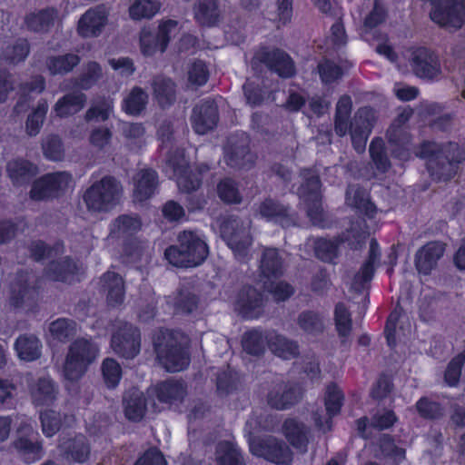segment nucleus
Returning a JSON list of instances; mask_svg holds the SVG:
<instances>
[{
    "instance_id": "f257e3e1",
    "label": "nucleus",
    "mask_w": 465,
    "mask_h": 465,
    "mask_svg": "<svg viewBox=\"0 0 465 465\" xmlns=\"http://www.w3.org/2000/svg\"><path fill=\"white\" fill-rule=\"evenodd\" d=\"M417 156L428 160V172L437 182L452 179L458 164L465 160L464 151L455 142L437 143L424 140L418 147Z\"/></svg>"
},
{
    "instance_id": "f03ea898",
    "label": "nucleus",
    "mask_w": 465,
    "mask_h": 465,
    "mask_svg": "<svg viewBox=\"0 0 465 465\" xmlns=\"http://www.w3.org/2000/svg\"><path fill=\"white\" fill-rule=\"evenodd\" d=\"M167 163L173 170L179 189L189 194L186 199L188 211L193 213L203 210L206 204L204 196L193 195L191 193L202 186L203 175L209 170L208 165L191 166L183 150L179 149L169 153Z\"/></svg>"
},
{
    "instance_id": "7ed1b4c3",
    "label": "nucleus",
    "mask_w": 465,
    "mask_h": 465,
    "mask_svg": "<svg viewBox=\"0 0 465 465\" xmlns=\"http://www.w3.org/2000/svg\"><path fill=\"white\" fill-rule=\"evenodd\" d=\"M141 227L142 221L137 214H121L110 223L108 240L121 246L124 262L134 263L141 260L143 247L136 236Z\"/></svg>"
},
{
    "instance_id": "20e7f679",
    "label": "nucleus",
    "mask_w": 465,
    "mask_h": 465,
    "mask_svg": "<svg viewBox=\"0 0 465 465\" xmlns=\"http://www.w3.org/2000/svg\"><path fill=\"white\" fill-rule=\"evenodd\" d=\"M176 330L161 328L153 339V349L159 363L169 372L188 368L191 362L189 347L178 340Z\"/></svg>"
},
{
    "instance_id": "39448f33",
    "label": "nucleus",
    "mask_w": 465,
    "mask_h": 465,
    "mask_svg": "<svg viewBox=\"0 0 465 465\" xmlns=\"http://www.w3.org/2000/svg\"><path fill=\"white\" fill-rule=\"evenodd\" d=\"M41 282L26 269H18L7 285L8 304L15 311L35 312L39 308Z\"/></svg>"
},
{
    "instance_id": "423d86ee",
    "label": "nucleus",
    "mask_w": 465,
    "mask_h": 465,
    "mask_svg": "<svg viewBox=\"0 0 465 465\" xmlns=\"http://www.w3.org/2000/svg\"><path fill=\"white\" fill-rule=\"evenodd\" d=\"M209 254V247L196 232L183 231L177 236V244L165 249L168 262L177 268H193L201 265Z\"/></svg>"
},
{
    "instance_id": "0eeeda50",
    "label": "nucleus",
    "mask_w": 465,
    "mask_h": 465,
    "mask_svg": "<svg viewBox=\"0 0 465 465\" xmlns=\"http://www.w3.org/2000/svg\"><path fill=\"white\" fill-rule=\"evenodd\" d=\"M303 177L304 181L298 189V194L305 205L307 217L318 228H331L334 221L322 207L320 176L308 169L304 171Z\"/></svg>"
},
{
    "instance_id": "6e6552de",
    "label": "nucleus",
    "mask_w": 465,
    "mask_h": 465,
    "mask_svg": "<svg viewBox=\"0 0 465 465\" xmlns=\"http://www.w3.org/2000/svg\"><path fill=\"white\" fill-rule=\"evenodd\" d=\"M121 191L116 178L105 175L85 190L83 200L90 212H109L118 203Z\"/></svg>"
},
{
    "instance_id": "1a4fd4ad",
    "label": "nucleus",
    "mask_w": 465,
    "mask_h": 465,
    "mask_svg": "<svg viewBox=\"0 0 465 465\" xmlns=\"http://www.w3.org/2000/svg\"><path fill=\"white\" fill-rule=\"evenodd\" d=\"M98 348L85 338L75 339L69 346L64 364V377L69 381H78L95 360Z\"/></svg>"
},
{
    "instance_id": "9d476101",
    "label": "nucleus",
    "mask_w": 465,
    "mask_h": 465,
    "mask_svg": "<svg viewBox=\"0 0 465 465\" xmlns=\"http://www.w3.org/2000/svg\"><path fill=\"white\" fill-rule=\"evenodd\" d=\"M257 158L251 150V138L247 133L236 132L229 136L223 148V159L230 168L251 170L255 166Z\"/></svg>"
},
{
    "instance_id": "9b49d317",
    "label": "nucleus",
    "mask_w": 465,
    "mask_h": 465,
    "mask_svg": "<svg viewBox=\"0 0 465 465\" xmlns=\"http://www.w3.org/2000/svg\"><path fill=\"white\" fill-rule=\"evenodd\" d=\"M251 453L275 465H291L293 461V451L282 439L272 435L257 437L250 442Z\"/></svg>"
},
{
    "instance_id": "f8f14e48",
    "label": "nucleus",
    "mask_w": 465,
    "mask_h": 465,
    "mask_svg": "<svg viewBox=\"0 0 465 465\" xmlns=\"http://www.w3.org/2000/svg\"><path fill=\"white\" fill-rule=\"evenodd\" d=\"M71 180V173L65 171L45 173L33 182L29 197L35 202L58 199L65 193Z\"/></svg>"
},
{
    "instance_id": "ddd939ff",
    "label": "nucleus",
    "mask_w": 465,
    "mask_h": 465,
    "mask_svg": "<svg viewBox=\"0 0 465 465\" xmlns=\"http://www.w3.org/2000/svg\"><path fill=\"white\" fill-rule=\"evenodd\" d=\"M430 20L441 28L460 30L465 25V0H428Z\"/></svg>"
},
{
    "instance_id": "4468645a",
    "label": "nucleus",
    "mask_w": 465,
    "mask_h": 465,
    "mask_svg": "<svg viewBox=\"0 0 465 465\" xmlns=\"http://www.w3.org/2000/svg\"><path fill=\"white\" fill-rule=\"evenodd\" d=\"M111 347L121 358H135L141 351L140 329L132 323L124 322L112 334Z\"/></svg>"
},
{
    "instance_id": "2eb2a0df",
    "label": "nucleus",
    "mask_w": 465,
    "mask_h": 465,
    "mask_svg": "<svg viewBox=\"0 0 465 465\" xmlns=\"http://www.w3.org/2000/svg\"><path fill=\"white\" fill-rule=\"evenodd\" d=\"M178 22L166 19L160 22L155 34L143 30L140 34V49L144 56H153L164 53L171 41V34L177 27Z\"/></svg>"
},
{
    "instance_id": "dca6fc26",
    "label": "nucleus",
    "mask_w": 465,
    "mask_h": 465,
    "mask_svg": "<svg viewBox=\"0 0 465 465\" xmlns=\"http://www.w3.org/2000/svg\"><path fill=\"white\" fill-rule=\"evenodd\" d=\"M178 22L166 19L160 22L155 34L143 30L140 34V49L144 56H153L164 53L171 41V34L177 27Z\"/></svg>"
},
{
    "instance_id": "f3484780",
    "label": "nucleus",
    "mask_w": 465,
    "mask_h": 465,
    "mask_svg": "<svg viewBox=\"0 0 465 465\" xmlns=\"http://www.w3.org/2000/svg\"><path fill=\"white\" fill-rule=\"evenodd\" d=\"M254 58L281 78H292L296 74L293 60L285 51L280 48L270 49L267 46H262L256 51Z\"/></svg>"
},
{
    "instance_id": "a211bd4d",
    "label": "nucleus",
    "mask_w": 465,
    "mask_h": 465,
    "mask_svg": "<svg viewBox=\"0 0 465 465\" xmlns=\"http://www.w3.org/2000/svg\"><path fill=\"white\" fill-rule=\"evenodd\" d=\"M265 305L263 293L255 287L246 284L236 294L234 310L245 320L259 319Z\"/></svg>"
},
{
    "instance_id": "6ab92c4d",
    "label": "nucleus",
    "mask_w": 465,
    "mask_h": 465,
    "mask_svg": "<svg viewBox=\"0 0 465 465\" xmlns=\"http://www.w3.org/2000/svg\"><path fill=\"white\" fill-rule=\"evenodd\" d=\"M220 120L218 105L214 100L203 99L192 111L191 124L197 134H206L215 129Z\"/></svg>"
},
{
    "instance_id": "aec40b11",
    "label": "nucleus",
    "mask_w": 465,
    "mask_h": 465,
    "mask_svg": "<svg viewBox=\"0 0 465 465\" xmlns=\"http://www.w3.org/2000/svg\"><path fill=\"white\" fill-rule=\"evenodd\" d=\"M303 394L304 391L299 384L280 382L268 391L267 403L273 410L286 411L298 404Z\"/></svg>"
},
{
    "instance_id": "412c9836",
    "label": "nucleus",
    "mask_w": 465,
    "mask_h": 465,
    "mask_svg": "<svg viewBox=\"0 0 465 465\" xmlns=\"http://www.w3.org/2000/svg\"><path fill=\"white\" fill-rule=\"evenodd\" d=\"M109 11L104 5L87 9L77 24V33L83 38L99 36L108 23Z\"/></svg>"
},
{
    "instance_id": "4be33fe9",
    "label": "nucleus",
    "mask_w": 465,
    "mask_h": 465,
    "mask_svg": "<svg viewBox=\"0 0 465 465\" xmlns=\"http://www.w3.org/2000/svg\"><path fill=\"white\" fill-rule=\"evenodd\" d=\"M381 254L380 244L375 238H372L370 241L367 258L352 279L351 287L355 292H361L372 281Z\"/></svg>"
},
{
    "instance_id": "5701e85b",
    "label": "nucleus",
    "mask_w": 465,
    "mask_h": 465,
    "mask_svg": "<svg viewBox=\"0 0 465 465\" xmlns=\"http://www.w3.org/2000/svg\"><path fill=\"white\" fill-rule=\"evenodd\" d=\"M411 64L415 74L420 78L432 79L440 74L438 56L427 47L420 46L414 49Z\"/></svg>"
},
{
    "instance_id": "b1692460",
    "label": "nucleus",
    "mask_w": 465,
    "mask_h": 465,
    "mask_svg": "<svg viewBox=\"0 0 465 465\" xmlns=\"http://www.w3.org/2000/svg\"><path fill=\"white\" fill-rule=\"evenodd\" d=\"M345 203L356 213L369 220L374 219L378 213V208L371 201L370 192L360 184L348 187L345 193Z\"/></svg>"
},
{
    "instance_id": "393cba45",
    "label": "nucleus",
    "mask_w": 465,
    "mask_h": 465,
    "mask_svg": "<svg viewBox=\"0 0 465 465\" xmlns=\"http://www.w3.org/2000/svg\"><path fill=\"white\" fill-rule=\"evenodd\" d=\"M258 214L266 222H273L282 226H290L294 223L295 213L291 207L271 197L265 198L257 207Z\"/></svg>"
},
{
    "instance_id": "a878e982",
    "label": "nucleus",
    "mask_w": 465,
    "mask_h": 465,
    "mask_svg": "<svg viewBox=\"0 0 465 465\" xmlns=\"http://www.w3.org/2000/svg\"><path fill=\"white\" fill-rule=\"evenodd\" d=\"M221 230L227 245L232 250L235 256L238 258L247 257L252 244V237L249 230L238 225L234 227L232 223H223Z\"/></svg>"
},
{
    "instance_id": "bb28decb",
    "label": "nucleus",
    "mask_w": 465,
    "mask_h": 465,
    "mask_svg": "<svg viewBox=\"0 0 465 465\" xmlns=\"http://www.w3.org/2000/svg\"><path fill=\"white\" fill-rule=\"evenodd\" d=\"M79 264L71 256L52 260L45 269V273L53 282L71 284L78 279Z\"/></svg>"
},
{
    "instance_id": "cd10ccee",
    "label": "nucleus",
    "mask_w": 465,
    "mask_h": 465,
    "mask_svg": "<svg viewBox=\"0 0 465 465\" xmlns=\"http://www.w3.org/2000/svg\"><path fill=\"white\" fill-rule=\"evenodd\" d=\"M282 434L298 451L304 453L308 450L311 438V429L297 418H286L282 426Z\"/></svg>"
},
{
    "instance_id": "c85d7f7f",
    "label": "nucleus",
    "mask_w": 465,
    "mask_h": 465,
    "mask_svg": "<svg viewBox=\"0 0 465 465\" xmlns=\"http://www.w3.org/2000/svg\"><path fill=\"white\" fill-rule=\"evenodd\" d=\"M159 185V176L152 168L142 169L134 176L133 200L143 203L156 193Z\"/></svg>"
},
{
    "instance_id": "c756f323",
    "label": "nucleus",
    "mask_w": 465,
    "mask_h": 465,
    "mask_svg": "<svg viewBox=\"0 0 465 465\" xmlns=\"http://www.w3.org/2000/svg\"><path fill=\"white\" fill-rule=\"evenodd\" d=\"M313 5L324 15L336 18L331 26V42L334 47L340 48L347 45L348 36L342 22V10L333 6L330 0H312Z\"/></svg>"
},
{
    "instance_id": "7c9ffc66",
    "label": "nucleus",
    "mask_w": 465,
    "mask_h": 465,
    "mask_svg": "<svg viewBox=\"0 0 465 465\" xmlns=\"http://www.w3.org/2000/svg\"><path fill=\"white\" fill-rule=\"evenodd\" d=\"M5 171L12 184L20 187L28 183L38 173V167L27 159L16 157L7 162Z\"/></svg>"
},
{
    "instance_id": "2f4dec72",
    "label": "nucleus",
    "mask_w": 465,
    "mask_h": 465,
    "mask_svg": "<svg viewBox=\"0 0 465 465\" xmlns=\"http://www.w3.org/2000/svg\"><path fill=\"white\" fill-rule=\"evenodd\" d=\"M58 15V10L55 7L47 6L28 13L25 16V25L30 32L46 34L54 26Z\"/></svg>"
},
{
    "instance_id": "473e14b6",
    "label": "nucleus",
    "mask_w": 465,
    "mask_h": 465,
    "mask_svg": "<svg viewBox=\"0 0 465 465\" xmlns=\"http://www.w3.org/2000/svg\"><path fill=\"white\" fill-rule=\"evenodd\" d=\"M445 248L439 242H430L418 250L415 256V266L419 272L429 275L436 267L438 261L443 256Z\"/></svg>"
},
{
    "instance_id": "72a5a7b5",
    "label": "nucleus",
    "mask_w": 465,
    "mask_h": 465,
    "mask_svg": "<svg viewBox=\"0 0 465 465\" xmlns=\"http://www.w3.org/2000/svg\"><path fill=\"white\" fill-rule=\"evenodd\" d=\"M32 402L35 407L51 406L54 403L58 394L55 382L49 377H41L30 385Z\"/></svg>"
},
{
    "instance_id": "f704fd0d",
    "label": "nucleus",
    "mask_w": 465,
    "mask_h": 465,
    "mask_svg": "<svg viewBox=\"0 0 465 465\" xmlns=\"http://www.w3.org/2000/svg\"><path fill=\"white\" fill-rule=\"evenodd\" d=\"M101 287L106 292V302L111 308L123 304L125 297L124 282L122 276L114 272H106L101 277Z\"/></svg>"
},
{
    "instance_id": "c9c22d12",
    "label": "nucleus",
    "mask_w": 465,
    "mask_h": 465,
    "mask_svg": "<svg viewBox=\"0 0 465 465\" xmlns=\"http://www.w3.org/2000/svg\"><path fill=\"white\" fill-rule=\"evenodd\" d=\"M187 393V387L182 381L166 379L155 385L156 399L161 403L174 404L182 402Z\"/></svg>"
},
{
    "instance_id": "e433bc0d",
    "label": "nucleus",
    "mask_w": 465,
    "mask_h": 465,
    "mask_svg": "<svg viewBox=\"0 0 465 465\" xmlns=\"http://www.w3.org/2000/svg\"><path fill=\"white\" fill-rule=\"evenodd\" d=\"M87 97L82 92H71L60 97L54 105V112L59 118H67L79 113L86 104Z\"/></svg>"
},
{
    "instance_id": "4c0bfd02",
    "label": "nucleus",
    "mask_w": 465,
    "mask_h": 465,
    "mask_svg": "<svg viewBox=\"0 0 465 465\" xmlns=\"http://www.w3.org/2000/svg\"><path fill=\"white\" fill-rule=\"evenodd\" d=\"M193 13L195 21L203 26H214L221 20V10L217 0H197Z\"/></svg>"
},
{
    "instance_id": "58836bf2",
    "label": "nucleus",
    "mask_w": 465,
    "mask_h": 465,
    "mask_svg": "<svg viewBox=\"0 0 465 465\" xmlns=\"http://www.w3.org/2000/svg\"><path fill=\"white\" fill-rule=\"evenodd\" d=\"M81 63V57L74 53L49 55L45 66L52 76L65 75L74 71Z\"/></svg>"
},
{
    "instance_id": "ea45409f",
    "label": "nucleus",
    "mask_w": 465,
    "mask_h": 465,
    "mask_svg": "<svg viewBox=\"0 0 465 465\" xmlns=\"http://www.w3.org/2000/svg\"><path fill=\"white\" fill-rule=\"evenodd\" d=\"M241 343L244 352L251 356L261 357L264 355L266 348H269V338L260 328H252L244 331Z\"/></svg>"
},
{
    "instance_id": "a19ab883",
    "label": "nucleus",
    "mask_w": 465,
    "mask_h": 465,
    "mask_svg": "<svg viewBox=\"0 0 465 465\" xmlns=\"http://www.w3.org/2000/svg\"><path fill=\"white\" fill-rule=\"evenodd\" d=\"M124 415L127 420L139 422L147 411V398L143 392L135 390L131 391L124 399Z\"/></svg>"
},
{
    "instance_id": "79ce46f5",
    "label": "nucleus",
    "mask_w": 465,
    "mask_h": 465,
    "mask_svg": "<svg viewBox=\"0 0 465 465\" xmlns=\"http://www.w3.org/2000/svg\"><path fill=\"white\" fill-rule=\"evenodd\" d=\"M324 407L327 414L326 422L331 428L332 419L341 413L344 404V393L336 382H330L325 388Z\"/></svg>"
},
{
    "instance_id": "37998d69",
    "label": "nucleus",
    "mask_w": 465,
    "mask_h": 465,
    "mask_svg": "<svg viewBox=\"0 0 465 465\" xmlns=\"http://www.w3.org/2000/svg\"><path fill=\"white\" fill-rule=\"evenodd\" d=\"M15 350L18 357L25 361H33L41 356L42 344L34 334H21L15 341Z\"/></svg>"
},
{
    "instance_id": "c03bdc74",
    "label": "nucleus",
    "mask_w": 465,
    "mask_h": 465,
    "mask_svg": "<svg viewBox=\"0 0 465 465\" xmlns=\"http://www.w3.org/2000/svg\"><path fill=\"white\" fill-rule=\"evenodd\" d=\"M269 349L275 356L282 360L295 359L300 355L298 342L282 334H275L269 338Z\"/></svg>"
},
{
    "instance_id": "a18cd8bd",
    "label": "nucleus",
    "mask_w": 465,
    "mask_h": 465,
    "mask_svg": "<svg viewBox=\"0 0 465 465\" xmlns=\"http://www.w3.org/2000/svg\"><path fill=\"white\" fill-rule=\"evenodd\" d=\"M334 324L338 336L341 339V343L344 345L352 331V319L351 312L342 302L335 304Z\"/></svg>"
},
{
    "instance_id": "49530a36",
    "label": "nucleus",
    "mask_w": 465,
    "mask_h": 465,
    "mask_svg": "<svg viewBox=\"0 0 465 465\" xmlns=\"http://www.w3.org/2000/svg\"><path fill=\"white\" fill-rule=\"evenodd\" d=\"M216 193L224 204L236 205L242 202L239 183L232 177H223L217 183Z\"/></svg>"
},
{
    "instance_id": "de8ad7c7",
    "label": "nucleus",
    "mask_w": 465,
    "mask_h": 465,
    "mask_svg": "<svg viewBox=\"0 0 465 465\" xmlns=\"http://www.w3.org/2000/svg\"><path fill=\"white\" fill-rule=\"evenodd\" d=\"M14 448L26 463H34L44 455L43 444L39 440L33 441L27 437H18L13 442Z\"/></svg>"
},
{
    "instance_id": "09e8293b",
    "label": "nucleus",
    "mask_w": 465,
    "mask_h": 465,
    "mask_svg": "<svg viewBox=\"0 0 465 465\" xmlns=\"http://www.w3.org/2000/svg\"><path fill=\"white\" fill-rule=\"evenodd\" d=\"M64 453L72 460L84 463L90 456L91 448L86 437L83 434L75 435L64 444Z\"/></svg>"
},
{
    "instance_id": "8fccbe9b",
    "label": "nucleus",
    "mask_w": 465,
    "mask_h": 465,
    "mask_svg": "<svg viewBox=\"0 0 465 465\" xmlns=\"http://www.w3.org/2000/svg\"><path fill=\"white\" fill-rule=\"evenodd\" d=\"M369 153L375 169L386 173L391 167V160L387 153V148L384 140L380 137H374L369 146Z\"/></svg>"
},
{
    "instance_id": "3c124183",
    "label": "nucleus",
    "mask_w": 465,
    "mask_h": 465,
    "mask_svg": "<svg viewBox=\"0 0 465 465\" xmlns=\"http://www.w3.org/2000/svg\"><path fill=\"white\" fill-rule=\"evenodd\" d=\"M261 271L267 277H278L282 273V259L276 248H267L261 259Z\"/></svg>"
},
{
    "instance_id": "603ef678",
    "label": "nucleus",
    "mask_w": 465,
    "mask_h": 465,
    "mask_svg": "<svg viewBox=\"0 0 465 465\" xmlns=\"http://www.w3.org/2000/svg\"><path fill=\"white\" fill-rule=\"evenodd\" d=\"M297 323L305 333L310 335H319L324 331L322 315L313 310L302 311L298 315Z\"/></svg>"
},
{
    "instance_id": "864d4df0",
    "label": "nucleus",
    "mask_w": 465,
    "mask_h": 465,
    "mask_svg": "<svg viewBox=\"0 0 465 465\" xmlns=\"http://www.w3.org/2000/svg\"><path fill=\"white\" fill-rule=\"evenodd\" d=\"M102 75L101 64L95 61H89L85 65V71L74 80V85L81 90H89L97 84Z\"/></svg>"
},
{
    "instance_id": "5fc2aeb1",
    "label": "nucleus",
    "mask_w": 465,
    "mask_h": 465,
    "mask_svg": "<svg viewBox=\"0 0 465 465\" xmlns=\"http://www.w3.org/2000/svg\"><path fill=\"white\" fill-rule=\"evenodd\" d=\"M47 111V101L41 98L37 103V106L28 114L25 121V131L29 136H36L40 133Z\"/></svg>"
},
{
    "instance_id": "6e6d98bb",
    "label": "nucleus",
    "mask_w": 465,
    "mask_h": 465,
    "mask_svg": "<svg viewBox=\"0 0 465 465\" xmlns=\"http://www.w3.org/2000/svg\"><path fill=\"white\" fill-rule=\"evenodd\" d=\"M64 244L56 242L54 245L47 244L43 240H34L28 246L30 257L36 262L49 259L63 251Z\"/></svg>"
},
{
    "instance_id": "4d7b16f0",
    "label": "nucleus",
    "mask_w": 465,
    "mask_h": 465,
    "mask_svg": "<svg viewBox=\"0 0 465 465\" xmlns=\"http://www.w3.org/2000/svg\"><path fill=\"white\" fill-rule=\"evenodd\" d=\"M463 367H465V349L452 357L446 366L443 380L448 387L455 388L459 385Z\"/></svg>"
},
{
    "instance_id": "13d9d810",
    "label": "nucleus",
    "mask_w": 465,
    "mask_h": 465,
    "mask_svg": "<svg viewBox=\"0 0 465 465\" xmlns=\"http://www.w3.org/2000/svg\"><path fill=\"white\" fill-rule=\"evenodd\" d=\"M148 95L143 88L134 87L128 96L124 99L123 109L131 115H139L146 107Z\"/></svg>"
},
{
    "instance_id": "bf43d9fd",
    "label": "nucleus",
    "mask_w": 465,
    "mask_h": 465,
    "mask_svg": "<svg viewBox=\"0 0 465 465\" xmlns=\"http://www.w3.org/2000/svg\"><path fill=\"white\" fill-rule=\"evenodd\" d=\"M160 9L157 0H135L128 9L129 16L134 21L151 19Z\"/></svg>"
},
{
    "instance_id": "052dcab7",
    "label": "nucleus",
    "mask_w": 465,
    "mask_h": 465,
    "mask_svg": "<svg viewBox=\"0 0 465 465\" xmlns=\"http://www.w3.org/2000/svg\"><path fill=\"white\" fill-rule=\"evenodd\" d=\"M340 240H330L324 237H318L313 242V250L316 258L331 262L338 257Z\"/></svg>"
},
{
    "instance_id": "680f3d73",
    "label": "nucleus",
    "mask_w": 465,
    "mask_h": 465,
    "mask_svg": "<svg viewBox=\"0 0 465 465\" xmlns=\"http://www.w3.org/2000/svg\"><path fill=\"white\" fill-rule=\"evenodd\" d=\"M415 408L419 416L428 420H440L444 414L442 404L430 400L427 396L420 397L416 401Z\"/></svg>"
},
{
    "instance_id": "e2e57ef3",
    "label": "nucleus",
    "mask_w": 465,
    "mask_h": 465,
    "mask_svg": "<svg viewBox=\"0 0 465 465\" xmlns=\"http://www.w3.org/2000/svg\"><path fill=\"white\" fill-rule=\"evenodd\" d=\"M153 94L162 106L171 105L175 100V84L171 78L155 80L153 84Z\"/></svg>"
},
{
    "instance_id": "0e129e2a",
    "label": "nucleus",
    "mask_w": 465,
    "mask_h": 465,
    "mask_svg": "<svg viewBox=\"0 0 465 465\" xmlns=\"http://www.w3.org/2000/svg\"><path fill=\"white\" fill-rule=\"evenodd\" d=\"M216 453L218 465H246L241 450L230 442L221 443Z\"/></svg>"
},
{
    "instance_id": "69168bd1",
    "label": "nucleus",
    "mask_w": 465,
    "mask_h": 465,
    "mask_svg": "<svg viewBox=\"0 0 465 465\" xmlns=\"http://www.w3.org/2000/svg\"><path fill=\"white\" fill-rule=\"evenodd\" d=\"M49 331L54 339L65 342L75 335L76 322L71 319L58 318L50 323Z\"/></svg>"
},
{
    "instance_id": "338daca9",
    "label": "nucleus",
    "mask_w": 465,
    "mask_h": 465,
    "mask_svg": "<svg viewBox=\"0 0 465 465\" xmlns=\"http://www.w3.org/2000/svg\"><path fill=\"white\" fill-rule=\"evenodd\" d=\"M317 72L323 84L335 83L343 76L341 66L329 58H323L318 63Z\"/></svg>"
},
{
    "instance_id": "774afa93",
    "label": "nucleus",
    "mask_w": 465,
    "mask_h": 465,
    "mask_svg": "<svg viewBox=\"0 0 465 465\" xmlns=\"http://www.w3.org/2000/svg\"><path fill=\"white\" fill-rule=\"evenodd\" d=\"M102 375L108 389H114L118 386L122 378V368L113 358H106L102 363Z\"/></svg>"
}]
</instances>
